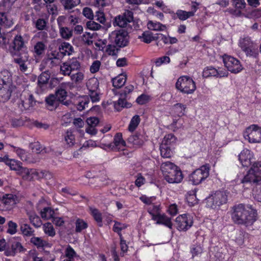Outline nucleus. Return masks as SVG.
<instances>
[{
    "instance_id": "f257e3e1",
    "label": "nucleus",
    "mask_w": 261,
    "mask_h": 261,
    "mask_svg": "<svg viewBox=\"0 0 261 261\" xmlns=\"http://www.w3.org/2000/svg\"><path fill=\"white\" fill-rule=\"evenodd\" d=\"M257 211L250 205L240 203L232 207L231 217L235 224L251 225L257 220Z\"/></svg>"
},
{
    "instance_id": "f03ea898",
    "label": "nucleus",
    "mask_w": 261,
    "mask_h": 261,
    "mask_svg": "<svg viewBox=\"0 0 261 261\" xmlns=\"http://www.w3.org/2000/svg\"><path fill=\"white\" fill-rule=\"evenodd\" d=\"M176 88L183 94H191L196 89L195 82L189 76H180L175 84Z\"/></svg>"
},
{
    "instance_id": "7ed1b4c3",
    "label": "nucleus",
    "mask_w": 261,
    "mask_h": 261,
    "mask_svg": "<svg viewBox=\"0 0 261 261\" xmlns=\"http://www.w3.org/2000/svg\"><path fill=\"white\" fill-rule=\"evenodd\" d=\"M242 181L243 183L253 184H258L261 181V161H257L252 163Z\"/></svg>"
},
{
    "instance_id": "20e7f679",
    "label": "nucleus",
    "mask_w": 261,
    "mask_h": 261,
    "mask_svg": "<svg viewBox=\"0 0 261 261\" xmlns=\"http://www.w3.org/2000/svg\"><path fill=\"white\" fill-rule=\"evenodd\" d=\"M228 194L224 191H217L206 198V205L213 209L219 208L226 203Z\"/></svg>"
},
{
    "instance_id": "39448f33",
    "label": "nucleus",
    "mask_w": 261,
    "mask_h": 261,
    "mask_svg": "<svg viewBox=\"0 0 261 261\" xmlns=\"http://www.w3.org/2000/svg\"><path fill=\"white\" fill-rule=\"evenodd\" d=\"M210 167L208 165H203L195 170L189 177V180L193 184L197 185L205 180L209 175Z\"/></svg>"
},
{
    "instance_id": "423d86ee",
    "label": "nucleus",
    "mask_w": 261,
    "mask_h": 261,
    "mask_svg": "<svg viewBox=\"0 0 261 261\" xmlns=\"http://www.w3.org/2000/svg\"><path fill=\"white\" fill-rule=\"evenodd\" d=\"M222 59L224 66L231 72L237 73L243 69L240 61L237 59L227 55H223Z\"/></svg>"
},
{
    "instance_id": "0eeeda50",
    "label": "nucleus",
    "mask_w": 261,
    "mask_h": 261,
    "mask_svg": "<svg viewBox=\"0 0 261 261\" xmlns=\"http://www.w3.org/2000/svg\"><path fill=\"white\" fill-rule=\"evenodd\" d=\"M110 38L112 42L120 47L126 46L128 42L127 33L123 30L112 32L110 35Z\"/></svg>"
},
{
    "instance_id": "6e6552de",
    "label": "nucleus",
    "mask_w": 261,
    "mask_h": 261,
    "mask_svg": "<svg viewBox=\"0 0 261 261\" xmlns=\"http://www.w3.org/2000/svg\"><path fill=\"white\" fill-rule=\"evenodd\" d=\"M245 138L250 143H259L261 142V127L256 124H252L248 127L245 132Z\"/></svg>"
},
{
    "instance_id": "1a4fd4ad",
    "label": "nucleus",
    "mask_w": 261,
    "mask_h": 261,
    "mask_svg": "<svg viewBox=\"0 0 261 261\" xmlns=\"http://www.w3.org/2000/svg\"><path fill=\"white\" fill-rule=\"evenodd\" d=\"M175 224L178 230L186 231L193 225V217L188 214L180 215L176 217Z\"/></svg>"
},
{
    "instance_id": "9d476101",
    "label": "nucleus",
    "mask_w": 261,
    "mask_h": 261,
    "mask_svg": "<svg viewBox=\"0 0 261 261\" xmlns=\"http://www.w3.org/2000/svg\"><path fill=\"white\" fill-rule=\"evenodd\" d=\"M81 64L76 58H72L63 63L60 66L61 72L64 75H70L72 72L78 71Z\"/></svg>"
},
{
    "instance_id": "9b49d317",
    "label": "nucleus",
    "mask_w": 261,
    "mask_h": 261,
    "mask_svg": "<svg viewBox=\"0 0 261 261\" xmlns=\"http://www.w3.org/2000/svg\"><path fill=\"white\" fill-rule=\"evenodd\" d=\"M17 197L12 194H4L0 197V210L9 211L16 204Z\"/></svg>"
},
{
    "instance_id": "f8f14e48",
    "label": "nucleus",
    "mask_w": 261,
    "mask_h": 261,
    "mask_svg": "<svg viewBox=\"0 0 261 261\" xmlns=\"http://www.w3.org/2000/svg\"><path fill=\"white\" fill-rule=\"evenodd\" d=\"M133 13L129 10H126L122 15H118L115 18L113 24L115 27L124 28L128 23L133 21Z\"/></svg>"
},
{
    "instance_id": "ddd939ff",
    "label": "nucleus",
    "mask_w": 261,
    "mask_h": 261,
    "mask_svg": "<svg viewBox=\"0 0 261 261\" xmlns=\"http://www.w3.org/2000/svg\"><path fill=\"white\" fill-rule=\"evenodd\" d=\"M22 176L23 179L25 180H31L32 178L36 177V178H44L46 177L47 174L49 173L45 171H37L36 170L29 169L26 168H20Z\"/></svg>"
},
{
    "instance_id": "4468645a",
    "label": "nucleus",
    "mask_w": 261,
    "mask_h": 261,
    "mask_svg": "<svg viewBox=\"0 0 261 261\" xmlns=\"http://www.w3.org/2000/svg\"><path fill=\"white\" fill-rule=\"evenodd\" d=\"M254 154L253 152L246 148L244 149L238 155L240 163L244 167L251 166Z\"/></svg>"
},
{
    "instance_id": "2eb2a0df",
    "label": "nucleus",
    "mask_w": 261,
    "mask_h": 261,
    "mask_svg": "<svg viewBox=\"0 0 261 261\" xmlns=\"http://www.w3.org/2000/svg\"><path fill=\"white\" fill-rule=\"evenodd\" d=\"M164 178L169 183L178 184L182 181L183 175L181 170L178 168L164 176Z\"/></svg>"
},
{
    "instance_id": "dca6fc26",
    "label": "nucleus",
    "mask_w": 261,
    "mask_h": 261,
    "mask_svg": "<svg viewBox=\"0 0 261 261\" xmlns=\"http://www.w3.org/2000/svg\"><path fill=\"white\" fill-rule=\"evenodd\" d=\"M14 63L19 66L18 69L22 72H25L28 70L27 63L29 61V55L24 53L14 58Z\"/></svg>"
},
{
    "instance_id": "f3484780",
    "label": "nucleus",
    "mask_w": 261,
    "mask_h": 261,
    "mask_svg": "<svg viewBox=\"0 0 261 261\" xmlns=\"http://www.w3.org/2000/svg\"><path fill=\"white\" fill-rule=\"evenodd\" d=\"M25 251V249L19 242L14 241L11 243V248L9 247V250L6 251V255L13 256L17 253L23 252Z\"/></svg>"
},
{
    "instance_id": "a211bd4d",
    "label": "nucleus",
    "mask_w": 261,
    "mask_h": 261,
    "mask_svg": "<svg viewBox=\"0 0 261 261\" xmlns=\"http://www.w3.org/2000/svg\"><path fill=\"white\" fill-rule=\"evenodd\" d=\"M14 86H0V101L2 102L7 101L11 97Z\"/></svg>"
},
{
    "instance_id": "6ab92c4d",
    "label": "nucleus",
    "mask_w": 261,
    "mask_h": 261,
    "mask_svg": "<svg viewBox=\"0 0 261 261\" xmlns=\"http://www.w3.org/2000/svg\"><path fill=\"white\" fill-rule=\"evenodd\" d=\"M0 162L5 163L11 170L18 171L21 168V163L14 159H9L8 155L0 157Z\"/></svg>"
},
{
    "instance_id": "aec40b11",
    "label": "nucleus",
    "mask_w": 261,
    "mask_h": 261,
    "mask_svg": "<svg viewBox=\"0 0 261 261\" xmlns=\"http://www.w3.org/2000/svg\"><path fill=\"white\" fill-rule=\"evenodd\" d=\"M152 219L156 221L157 224H162L170 229L172 228V223L171 219L169 217H167L164 214H161V213L156 215L154 217H152Z\"/></svg>"
},
{
    "instance_id": "412c9836",
    "label": "nucleus",
    "mask_w": 261,
    "mask_h": 261,
    "mask_svg": "<svg viewBox=\"0 0 261 261\" xmlns=\"http://www.w3.org/2000/svg\"><path fill=\"white\" fill-rule=\"evenodd\" d=\"M232 6L234 8V13L237 16H241L247 7L245 0H232Z\"/></svg>"
},
{
    "instance_id": "4be33fe9",
    "label": "nucleus",
    "mask_w": 261,
    "mask_h": 261,
    "mask_svg": "<svg viewBox=\"0 0 261 261\" xmlns=\"http://www.w3.org/2000/svg\"><path fill=\"white\" fill-rule=\"evenodd\" d=\"M0 85L2 86H13L11 73L7 70L0 72Z\"/></svg>"
},
{
    "instance_id": "5701e85b",
    "label": "nucleus",
    "mask_w": 261,
    "mask_h": 261,
    "mask_svg": "<svg viewBox=\"0 0 261 261\" xmlns=\"http://www.w3.org/2000/svg\"><path fill=\"white\" fill-rule=\"evenodd\" d=\"M112 143L114 145V149H113L114 150H123L126 145L125 142L123 140L121 133H117L115 135Z\"/></svg>"
},
{
    "instance_id": "b1692460",
    "label": "nucleus",
    "mask_w": 261,
    "mask_h": 261,
    "mask_svg": "<svg viewBox=\"0 0 261 261\" xmlns=\"http://www.w3.org/2000/svg\"><path fill=\"white\" fill-rule=\"evenodd\" d=\"M76 256L74 250L68 245L64 251V254L61 256V261H74V258Z\"/></svg>"
},
{
    "instance_id": "393cba45",
    "label": "nucleus",
    "mask_w": 261,
    "mask_h": 261,
    "mask_svg": "<svg viewBox=\"0 0 261 261\" xmlns=\"http://www.w3.org/2000/svg\"><path fill=\"white\" fill-rule=\"evenodd\" d=\"M47 109L50 111L55 110L59 106L60 102L55 95L50 94L45 98Z\"/></svg>"
},
{
    "instance_id": "a878e982",
    "label": "nucleus",
    "mask_w": 261,
    "mask_h": 261,
    "mask_svg": "<svg viewBox=\"0 0 261 261\" xmlns=\"http://www.w3.org/2000/svg\"><path fill=\"white\" fill-rule=\"evenodd\" d=\"M46 45L44 42L38 41L34 46L33 53L35 58L40 57L44 54Z\"/></svg>"
},
{
    "instance_id": "bb28decb",
    "label": "nucleus",
    "mask_w": 261,
    "mask_h": 261,
    "mask_svg": "<svg viewBox=\"0 0 261 261\" xmlns=\"http://www.w3.org/2000/svg\"><path fill=\"white\" fill-rule=\"evenodd\" d=\"M178 168L175 164L169 161L163 163L161 165V170L163 176L168 174L172 171H174Z\"/></svg>"
},
{
    "instance_id": "cd10ccee",
    "label": "nucleus",
    "mask_w": 261,
    "mask_h": 261,
    "mask_svg": "<svg viewBox=\"0 0 261 261\" xmlns=\"http://www.w3.org/2000/svg\"><path fill=\"white\" fill-rule=\"evenodd\" d=\"M25 41L20 35L15 36L13 41V48L14 50L19 51L25 46Z\"/></svg>"
},
{
    "instance_id": "c85d7f7f",
    "label": "nucleus",
    "mask_w": 261,
    "mask_h": 261,
    "mask_svg": "<svg viewBox=\"0 0 261 261\" xmlns=\"http://www.w3.org/2000/svg\"><path fill=\"white\" fill-rule=\"evenodd\" d=\"M60 53L63 56H70L73 52V47L68 42H64L59 46Z\"/></svg>"
},
{
    "instance_id": "c756f323",
    "label": "nucleus",
    "mask_w": 261,
    "mask_h": 261,
    "mask_svg": "<svg viewBox=\"0 0 261 261\" xmlns=\"http://www.w3.org/2000/svg\"><path fill=\"white\" fill-rule=\"evenodd\" d=\"M160 148L162 157L164 158H170L173 155V148L170 146H167L166 145L161 143Z\"/></svg>"
},
{
    "instance_id": "7c9ffc66",
    "label": "nucleus",
    "mask_w": 261,
    "mask_h": 261,
    "mask_svg": "<svg viewBox=\"0 0 261 261\" xmlns=\"http://www.w3.org/2000/svg\"><path fill=\"white\" fill-rule=\"evenodd\" d=\"M9 146L13 148V151L16 152L22 161H29L30 155V153L29 152L22 148L16 147L10 144Z\"/></svg>"
},
{
    "instance_id": "2f4dec72",
    "label": "nucleus",
    "mask_w": 261,
    "mask_h": 261,
    "mask_svg": "<svg viewBox=\"0 0 261 261\" xmlns=\"http://www.w3.org/2000/svg\"><path fill=\"white\" fill-rule=\"evenodd\" d=\"M50 78V73L48 71L43 72L38 77V85L41 89H43L46 85Z\"/></svg>"
},
{
    "instance_id": "473e14b6",
    "label": "nucleus",
    "mask_w": 261,
    "mask_h": 261,
    "mask_svg": "<svg viewBox=\"0 0 261 261\" xmlns=\"http://www.w3.org/2000/svg\"><path fill=\"white\" fill-rule=\"evenodd\" d=\"M138 38L141 41L146 43H150L152 41L157 39V37L154 36L153 33L150 31L144 32L141 35L139 36Z\"/></svg>"
},
{
    "instance_id": "72a5a7b5",
    "label": "nucleus",
    "mask_w": 261,
    "mask_h": 261,
    "mask_svg": "<svg viewBox=\"0 0 261 261\" xmlns=\"http://www.w3.org/2000/svg\"><path fill=\"white\" fill-rule=\"evenodd\" d=\"M125 98L120 96L119 99L117 101L114 102V106L117 111H120L122 108L131 107V104L126 101Z\"/></svg>"
},
{
    "instance_id": "f704fd0d",
    "label": "nucleus",
    "mask_w": 261,
    "mask_h": 261,
    "mask_svg": "<svg viewBox=\"0 0 261 261\" xmlns=\"http://www.w3.org/2000/svg\"><path fill=\"white\" fill-rule=\"evenodd\" d=\"M147 27L149 30L155 31H163L166 30V25L159 22L149 21L147 23Z\"/></svg>"
},
{
    "instance_id": "c9c22d12",
    "label": "nucleus",
    "mask_w": 261,
    "mask_h": 261,
    "mask_svg": "<svg viewBox=\"0 0 261 261\" xmlns=\"http://www.w3.org/2000/svg\"><path fill=\"white\" fill-rule=\"evenodd\" d=\"M77 71V72L75 73H71L69 76L73 83L79 84L83 82L85 78V75L83 71L79 70Z\"/></svg>"
},
{
    "instance_id": "e433bc0d",
    "label": "nucleus",
    "mask_w": 261,
    "mask_h": 261,
    "mask_svg": "<svg viewBox=\"0 0 261 261\" xmlns=\"http://www.w3.org/2000/svg\"><path fill=\"white\" fill-rule=\"evenodd\" d=\"M64 141L68 147H72L75 144V136L71 130H67L64 136Z\"/></svg>"
},
{
    "instance_id": "4c0bfd02",
    "label": "nucleus",
    "mask_w": 261,
    "mask_h": 261,
    "mask_svg": "<svg viewBox=\"0 0 261 261\" xmlns=\"http://www.w3.org/2000/svg\"><path fill=\"white\" fill-rule=\"evenodd\" d=\"M176 138L174 135L169 134L165 136L162 143L166 145L167 146H170L174 148V145L176 143Z\"/></svg>"
},
{
    "instance_id": "58836bf2",
    "label": "nucleus",
    "mask_w": 261,
    "mask_h": 261,
    "mask_svg": "<svg viewBox=\"0 0 261 261\" xmlns=\"http://www.w3.org/2000/svg\"><path fill=\"white\" fill-rule=\"evenodd\" d=\"M253 44V42L249 37H245L243 38H241L239 42V45L243 51L250 47L252 46Z\"/></svg>"
},
{
    "instance_id": "ea45409f",
    "label": "nucleus",
    "mask_w": 261,
    "mask_h": 261,
    "mask_svg": "<svg viewBox=\"0 0 261 261\" xmlns=\"http://www.w3.org/2000/svg\"><path fill=\"white\" fill-rule=\"evenodd\" d=\"M55 95L60 102L62 103L65 106H68L69 104V102L67 101H64L67 97V92L65 90L63 89L58 90Z\"/></svg>"
},
{
    "instance_id": "a19ab883",
    "label": "nucleus",
    "mask_w": 261,
    "mask_h": 261,
    "mask_svg": "<svg viewBox=\"0 0 261 261\" xmlns=\"http://www.w3.org/2000/svg\"><path fill=\"white\" fill-rule=\"evenodd\" d=\"M126 81V77L124 75H119L112 79L113 85L116 88L122 87Z\"/></svg>"
},
{
    "instance_id": "79ce46f5",
    "label": "nucleus",
    "mask_w": 261,
    "mask_h": 261,
    "mask_svg": "<svg viewBox=\"0 0 261 261\" xmlns=\"http://www.w3.org/2000/svg\"><path fill=\"white\" fill-rule=\"evenodd\" d=\"M143 137L140 135H132L128 137L127 141L128 142L135 146H141L143 143L144 141Z\"/></svg>"
},
{
    "instance_id": "37998d69",
    "label": "nucleus",
    "mask_w": 261,
    "mask_h": 261,
    "mask_svg": "<svg viewBox=\"0 0 261 261\" xmlns=\"http://www.w3.org/2000/svg\"><path fill=\"white\" fill-rule=\"evenodd\" d=\"M75 231L77 233L82 232L83 230L87 228L88 225L86 221L83 219L77 218L75 222Z\"/></svg>"
},
{
    "instance_id": "c03bdc74",
    "label": "nucleus",
    "mask_w": 261,
    "mask_h": 261,
    "mask_svg": "<svg viewBox=\"0 0 261 261\" xmlns=\"http://www.w3.org/2000/svg\"><path fill=\"white\" fill-rule=\"evenodd\" d=\"M30 222L36 227H39L42 225L40 217L34 212L28 213Z\"/></svg>"
},
{
    "instance_id": "a18cd8bd",
    "label": "nucleus",
    "mask_w": 261,
    "mask_h": 261,
    "mask_svg": "<svg viewBox=\"0 0 261 261\" xmlns=\"http://www.w3.org/2000/svg\"><path fill=\"white\" fill-rule=\"evenodd\" d=\"M62 5L66 10H70L77 6L80 3V0H60Z\"/></svg>"
},
{
    "instance_id": "49530a36",
    "label": "nucleus",
    "mask_w": 261,
    "mask_h": 261,
    "mask_svg": "<svg viewBox=\"0 0 261 261\" xmlns=\"http://www.w3.org/2000/svg\"><path fill=\"white\" fill-rule=\"evenodd\" d=\"M147 212L151 216V218L155 217L161 213L160 205L154 202L153 204L148 206Z\"/></svg>"
},
{
    "instance_id": "de8ad7c7",
    "label": "nucleus",
    "mask_w": 261,
    "mask_h": 261,
    "mask_svg": "<svg viewBox=\"0 0 261 261\" xmlns=\"http://www.w3.org/2000/svg\"><path fill=\"white\" fill-rule=\"evenodd\" d=\"M86 86L89 91L99 90V81L97 78L92 77L88 81Z\"/></svg>"
},
{
    "instance_id": "09e8293b",
    "label": "nucleus",
    "mask_w": 261,
    "mask_h": 261,
    "mask_svg": "<svg viewBox=\"0 0 261 261\" xmlns=\"http://www.w3.org/2000/svg\"><path fill=\"white\" fill-rule=\"evenodd\" d=\"M176 15L177 18L180 20L184 21L189 18L194 16L193 12H187L186 11L178 10L176 11Z\"/></svg>"
},
{
    "instance_id": "8fccbe9b",
    "label": "nucleus",
    "mask_w": 261,
    "mask_h": 261,
    "mask_svg": "<svg viewBox=\"0 0 261 261\" xmlns=\"http://www.w3.org/2000/svg\"><path fill=\"white\" fill-rule=\"evenodd\" d=\"M36 100L32 94H29L28 97L24 101H22V105L25 109H29L36 105Z\"/></svg>"
},
{
    "instance_id": "3c124183",
    "label": "nucleus",
    "mask_w": 261,
    "mask_h": 261,
    "mask_svg": "<svg viewBox=\"0 0 261 261\" xmlns=\"http://www.w3.org/2000/svg\"><path fill=\"white\" fill-rule=\"evenodd\" d=\"M30 242L38 248H43L47 246V242L41 238L34 237L31 239Z\"/></svg>"
},
{
    "instance_id": "603ef678",
    "label": "nucleus",
    "mask_w": 261,
    "mask_h": 261,
    "mask_svg": "<svg viewBox=\"0 0 261 261\" xmlns=\"http://www.w3.org/2000/svg\"><path fill=\"white\" fill-rule=\"evenodd\" d=\"M54 213V210L49 207H45L40 211V215L42 218L46 220L52 218Z\"/></svg>"
},
{
    "instance_id": "864d4df0",
    "label": "nucleus",
    "mask_w": 261,
    "mask_h": 261,
    "mask_svg": "<svg viewBox=\"0 0 261 261\" xmlns=\"http://www.w3.org/2000/svg\"><path fill=\"white\" fill-rule=\"evenodd\" d=\"M12 21L9 19L6 14L0 13V28L2 27H10L12 25Z\"/></svg>"
},
{
    "instance_id": "5fc2aeb1",
    "label": "nucleus",
    "mask_w": 261,
    "mask_h": 261,
    "mask_svg": "<svg viewBox=\"0 0 261 261\" xmlns=\"http://www.w3.org/2000/svg\"><path fill=\"white\" fill-rule=\"evenodd\" d=\"M127 225L125 223H122L120 222L114 221V225L113 227V230L117 233L119 237H123L121 233V231L126 229Z\"/></svg>"
},
{
    "instance_id": "6e6d98bb",
    "label": "nucleus",
    "mask_w": 261,
    "mask_h": 261,
    "mask_svg": "<svg viewBox=\"0 0 261 261\" xmlns=\"http://www.w3.org/2000/svg\"><path fill=\"white\" fill-rule=\"evenodd\" d=\"M218 73L216 68L212 66H208L203 69L202 72V76L204 77H208L210 76L216 77Z\"/></svg>"
},
{
    "instance_id": "4d7b16f0",
    "label": "nucleus",
    "mask_w": 261,
    "mask_h": 261,
    "mask_svg": "<svg viewBox=\"0 0 261 261\" xmlns=\"http://www.w3.org/2000/svg\"><path fill=\"white\" fill-rule=\"evenodd\" d=\"M59 33L62 38L69 40L72 36V30L65 27L59 29Z\"/></svg>"
},
{
    "instance_id": "13d9d810",
    "label": "nucleus",
    "mask_w": 261,
    "mask_h": 261,
    "mask_svg": "<svg viewBox=\"0 0 261 261\" xmlns=\"http://www.w3.org/2000/svg\"><path fill=\"white\" fill-rule=\"evenodd\" d=\"M140 122V118L139 115H135L132 118L128 125V129L130 132L134 131Z\"/></svg>"
},
{
    "instance_id": "bf43d9fd",
    "label": "nucleus",
    "mask_w": 261,
    "mask_h": 261,
    "mask_svg": "<svg viewBox=\"0 0 261 261\" xmlns=\"http://www.w3.org/2000/svg\"><path fill=\"white\" fill-rule=\"evenodd\" d=\"M91 213L93 217L94 220L98 224V225L101 226L102 217L101 213L96 208H90Z\"/></svg>"
},
{
    "instance_id": "052dcab7",
    "label": "nucleus",
    "mask_w": 261,
    "mask_h": 261,
    "mask_svg": "<svg viewBox=\"0 0 261 261\" xmlns=\"http://www.w3.org/2000/svg\"><path fill=\"white\" fill-rule=\"evenodd\" d=\"M20 230L23 235L28 237L32 236L34 232V230L28 224H21Z\"/></svg>"
},
{
    "instance_id": "680f3d73",
    "label": "nucleus",
    "mask_w": 261,
    "mask_h": 261,
    "mask_svg": "<svg viewBox=\"0 0 261 261\" xmlns=\"http://www.w3.org/2000/svg\"><path fill=\"white\" fill-rule=\"evenodd\" d=\"M43 230L45 234L50 237H54L56 234L55 230L53 225L50 223H46L43 226Z\"/></svg>"
},
{
    "instance_id": "e2e57ef3",
    "label": "nucleus",
    "mask_w": 261,
    "mask_h": 261,
    "mask_svg": "<svg viewBox=\"0 0 261 261\" xmlns=\"http://www.w3.org/2000/svg\"><path fill=\"white\" fill-rule=\"evenodd\" d=\"M186 106L181 103H176L173 106L175 113L178 116H182L184 114Z\"/></svg>"
},
{
    "instance_id": "0e129e2a",
    "label": "nucleus",
    "mask_w": 261,
    "mask_h": 261,
    "mask_svg": "<svg viewBox=\"0 0 261 261\" xmlns=\"http://www.w3.org/2000/svg\"><path fill=\"white\" fill-rule=\"evenodd\" d=\"M244 51L245 53L247 56L254 58H257L258 55L257 48L254 46V44L252 46L250 47Z\"/></svg>"
},
{
    "instance_id": "69168bd1",
    "label": "nucleus",
    "mask_w": 261,
    "mask_h": 261,
    "mask_svg": "<svg viewBox=\"0 0 261 261\" xmlns=\"http://www.w3.org/2000/svg\"><path fill=\"white\" fill-rule=\"evenodd\" d=\"M28 260V261H44L42 257L38 256V254L35 250H32L29 252Z\"/></svg>"
},
{
    "instance_id": "338daca9",
    "label": "nucleus",
    "mask_w": 261,
    "mask_h": 261,
    "mask_svg": "<svg viewBox=\"0 0 261 261\" xmlns=\"http://www.w3.org/2000/svg\"><path fill=\"white\" fill-rule=\"evenodd\" d=\"M140 200L144 204L150 206L153 204L156 200L155 196L148 197L145 195H142L139 197Z\"/></svg>"
},
{
    "instance_id": "774afa93",
    "label": "nucleus",
    "mask_w": 261,
    "mask_h": 261,
    "mask_svg": "<svg viewBox=\"0 0 261 261\" xmlns=\"http://www.w3.org/2000/svg\"><path fill=\"white\" fill-rule=\"evenodd\" d=\"M86 25L89 30L92 31L99 30L103 28V27H102L100 24L92 20L88 21L87 22Z\"/></svg>"
}]
</instances>
